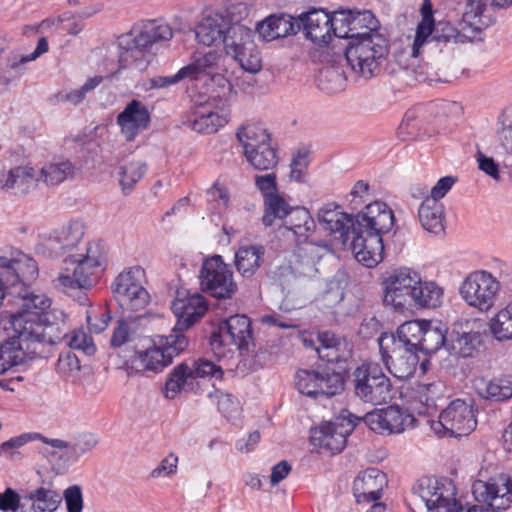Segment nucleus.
<instances>
[{
    "mask_svg": "<svg viewBox=\"0 0 512 512\" xmlns=\"http://www.w3.org/2000/svg\"><path fill=\"white\" fill-rule=\"evenodd\" d=\"M427 512H449L457 508L456 488L447 478L423 477L414 488Z\"/></svg>",
    "mask_w": 512,
    "mask_h": 512,
    "instance_id": "f3484780",
    "label": "nucleus"
},
{
    "mask_svg": "<svg viewBox=\"0 0 512 512\" xmlns=\"http://www.w3.org/2000/svg\"><path fill=\"white\" fill-rule=\"evenodd\" d=\"M48 49L49 45L47 39L45 37H40L35 50L31 54L21 56L16 54L10 55L7 59V66L16 70L28 62L36 60L42 54L46 53Z\"/></svg>",
    "mask_w": 512,
    "mask_h": 512,
    "instance_id": "338daca9",
    "label": "nucleus"
},
{
    "mask_svg": "<svg viewBox=\"0 0 512 512\" xmlns=\"http://www.w3.org/2000/svg\"><path fill=\"white\" fill-rule=\"evenodd\" d=\"M26 361L25 353L14 334L0 344V374Z\"/></svg>",
    "mask_w": 512,
    "mask_h": 512,
    "instance_id": "79ce46f5",
    "label": "nucleus"
},
{
    "mask_svg": "<svg viewBox=\"0 0 512 512\" xmlns=\"http://www.w3.org/2000/svg\"><path fill=\"white\" fill-rule=\"evenodd\" d=\"M238 141L243 146L248 163L256 170L269 171L278 162V151L271 143V136L260 124L241 126L236 133Z\"/></svg>",
    "mask_w": 512,
    "mask_h": 512,
    "instance_id": "1a4fd4ad",
    "label": "nucleus"
},
{
    "mask_svg": "<svg viewBox=\"0 0 512 512\" xmlns=\"http://www.w3.org/2000/svg\"><path fill=\"white\" fill-rule=\"evenodd\" d=\"M221 57V54L213 50L199 56H194L192 61L183 67L187 79L190 81L200 80L203 77H210L212 74H215V71L219 70Z\"/></svg>",
    "mask_w": 512,
    "mask_h": 512,
    "instance_id": "f704fd0d",
    "label": "nucleus"
},
{
    "mask_svg": "<svg viewBox=\"0 0 512 512\" xmlns=\"http://www.w3.org/2000/svg\"><path fill=\"white\" fill-rule=\"evenodd\" d=\"M425 326L426 320H411L401 324L396 332L409 348L417 350Z\"/></svg>",
    "mask_w": 512,
    "mask_h": 512,
    "instance_id": "4d7b16f0",
    "label": "nucleus"
},
{
    "mask_svg": "<svg viewBox=\"0 0 512 512\" xmlns=\"http://www.w3.org/2000/svg\"><path fill=\"white\" fill-rule=\"evenodd\" d=\"M177 322L167 336H157L153 345L145 350L136 351L127 361V365L136 372H160L170 365L174 357L184 352L189 344L184 331L192 327L207 312L208 304L205 298L194 293L184 299H175L171 306Z\"/></svg>",
    "mask_w": 512,
    "mask_h": 512,
    "instance_id": "f03ea898",
    "label": "nucleus"
},
{
    "mask_svg": "<svg viewBox=\"0 0 512 512\" xmlns=\"http://www.w3.org/2000/svg\"><path fill=\"white\" fill-rule=\"evenodd\" d=\"M378 345L381 359L385 365L402 353H406L409 348L397 335V332L395 334L382 332L378 338Z\"/></svg>",
    "mask_w": 512,
    "mask_h": 512,
    "instance_id": "09e8293b",
    "label": "nucleus"
},
{
    "mask_svg": "<svg viewBox=\"0 0 512 512\" xmlns=\"http://www.w3.org/2000/svg\"><path fill=\"white\" fill-rule=\"evenodd\" d=\"M418 218L423 229L429 233L440 234L445 229L444 205L433 198L424 199L418 208Z\"/></svg>",
    "mask_w": 512,
    "mask_h": 512,
    "instance_id": "72a5a7b5",
    "label": "nucleus"
},
{
    "mask_svg": "<svg viewBox=\"0 0 512 512\" xmlns=\"http://www.w3.org/2000/svg\"><path fill=\"white\" fill-rule=\"evenodd\" d=\"M393 224V211L383 202L370 203L357 215L352 231V252L358 262L372 268L383 260L382 234L389 232Z\"/></svg>",
    "mask_w": 512,
    "mask_h": 512,
    "instance_id": "20e7f679",
    "label": "nucleus"
},
{
    "mask_svg": "<svg viewBox=\"0 0 512 512\" xmlns=\"http://www.w3.org/2000/svg\"><path fill=\"white\" fill-rule=\"evenodd\" d=\"M73 175V166L69 161L51 163L41 169V178L47 185L55 186Z\"/></svg>",
    "mask_w": 512,
    "mask_h": 512,
    "instance_id": "864d4df0",
    "label": "nucleus"
},
{
    "mask_svg": "<svg viewBox=\"0 0 512 512\" xmlns=\"http://www.w3.org/2000/svg\"><path fill=\"white\" fill-rule=\"evenodd\" d=\"M147 165L144 162H130L120 167V184L125 194L133 189L134 185L144 176Z\"/></svg>",
    "mask_w": 512,
    "mask_h": 512,
    "instance_id": "5fc2aeb1",
    "label": "nucleus"
},
{
    "mask_svg": "<svg viewBox=\"0 0 512 512\" xmlns=\"http://www.w3.org/2000/svg\"><path fill=\"white\" fill-rule=\"evenodd\" d=\"M254 35L255 31L241 24V22L232 23L222 42L226 54L235 53L242 49L249 50V47L256 45Z\"/></svg>",
    "mask_w": 512,
    "mask_h": 512,
    "instance_id": "58836bf2",
    "label": "nucleus"
},
{
    "mask_svg": "<svg viewBox=\"0 0 512 512\" xmlns=\"http://www.w3.org/2000/svg\"><path fill=\"white\" fill-rule=\"evenodd\" d=\"M421 21L417 25L416 35L412 48V55L418 56L419 49L423 46V40L431 33V27L435 23L433 17V5L430 0H423L421 8Z\"/></svg>",
    "mask_w": 512,
    "mask_h": 512,
    "instance_id": "603ef678",
    "label": "nucleus"
},
{
    "mask_svg": "<svg viewBox=\"0 0 512 512\" xmlns=\"http://www.w3.org/2000/svg\"><path fill=\"white\" fill-rule=\"evenodd\" d=\"M476 412L472 400L455 399L442 410L437 425L450 436H466L477 426Z\"/></svg>",
    "mask_w": 512,
    "mask_h": 512,
    "instance_id": "a211bd4d",
    "label": "nucleus"
},
{
    "mask_svg": "<svg viewBox=\"0 0 512 512\" xmlns=\"http://www.w3.org/2000/svg\"><path fill=\"white\" fill-rule=\"evenodd\" d=\"M145 271L140 266H133L121 272L112 283L114 297L122 307L131 311L145 308L150 301L148 291L143 287Z\"/></svg>",
    "mask_w": 512,
    "mask_h": 512,
    "instance_id": "2eb2a0df",
    "label": "nucleus"
},
{
    "mask_svg": "<svg viewBox=\"0 0 512 512\" xmlns=\"http://www.w3.org/2000/svg\"><path fill=\"white\" fill-rule=\"evenodd\" d=\"M319 224L335 235L343 245L350 244L354 234L352 231L356 225V219L340 210V207L334 203H328L318 211Z\"/></svg>",
    "mask_w": 512,
    "mask_h": 512,
    "instance_id": "5701e85b",
    "label": "nucleus"
},
{
    "mask_svg": "<svg viewBox=\"0 0 512 512\" xmlns=\"http://www.w3.org/2000/svg\"><path fill=\"white\" fill-rule=\"evenodd\" d=\"M177 322L167 336H157L153 345L145 350L136 351L127 361V365L136 372H160L170 365L174 357L184 352L189 344L184 331L192 327L207 312L208 304L205 298L194 293L184 299H175L171 306Z\"/></svg>",
    "mask_w": 512,
    "mask_h": 512,
    "instance_id": "7ed1b4c3",
    "label": "nucleus"
},
{
    "mask_svg": "<svg viewBox=\"0 0 512 512\" xmlns=\"http://www.w3.org/2000/svg\"><path fill=\"white\" fill-rule=\"evenodd\" d=\"M297 390L308 397H332L340 394L345 387L343 374L329 367L316 370L302 369L296 373Z\"/></svg>",
    "mask_w": 512,
    "mask_h": 512,
    "instance_id": "f8f14e48",
    "label": "nucleus"
},
{
    "mask_svg": "<svg viewBox=\"0 0 512 512\" xmlns=\"http://www.w3.org/2000/svg\"><path fill=\"white\" fill-rule=\"evenodd\" d=\"M150 122V113L139 100L130 101L124 110L117 116V123L127 141H132L140 131L147 128Z\"/></svg>",
    "mask_w": 512,
    "mask_h": 512,
    "instance_id": "cd10ccee",
    "label": "nucleus"
},
{
    "mask_svg": "<svg viewBox=\"0 0 512 512\" xmlns=\"http://www.w3.org/2000/svg\"><path fill=\"white\" fill-rule=\"evenodd\" d=\"M255 31L264 41L295 35L300 31V24L292 15L287 13L271 14L257 22Z\"/></svg>",
    "mask_w": 512,
    "mask_h": 512,
    "instance_id": "bb28decb",
    "label": "nucleus"
},
{
    "mask_svg": "<svg viewBox=\"0 0 512 512\" xmlns=\"http://www.w3.org/2000/svg\"><path fill=\"white\" fill-rule=\"evenodd\" d=\"M469 323L455 326L450 333L447 350L451 355L468 358L473 357L482 343V335L478 331L467 330Z\"/></svg>",
    "mask_w": 512,
    "mask_h": 512,
    "instance_id": "c85d7f7f",
    "label": "nucleus"
},
{
    "mask_svg": "<svg viewBox=\"0 0 512 512\" xmlns=\"http://www.w3.org/2000/svg\"><path fill=\"white\" fill-rule=\"evenodd\" d=\"M191 367L182 362L169 373L165 382L164 395L167 399H174L182 390H192L194 385Z\"/></svg>",
    "mask_w": 512,
    "mask_h": 512,
    "instance_id": "4c0bfd02",
    "label": "nucleus"
},
{
    "mask_svg": "<svg viewBox=\"0 0 512 512\" xmlns=\"http://www.w3.org/2000/svg\"><path fill=\"white\" fill-rule=\"evenodd\" d=\"M351 383L355 397L364 403L377 406L393 398L392 382L376 363L363 362L353 371Z\"/></svg>",
    "mask_w": 512,
    "mask_h": 512,
    "instance_id": "6e6552de",
    "label": "nucleus"
},
{
    "mask_svg": "<svg viewBox=\"0 0 512 512\" xmlns=\"http://www.w3.org/2000/svg\"><path fill=\"white\" fill-rule=\"evenodd\" d=\"M11 326L26 359H33L40 353L38 345L61 343L70 332L66 315L56 309L40 314L12 315Z\"/></svg>",
    "mask_w": 512,
    "mask_h": 512,
    "instance_id": "39448f33",
    "label": "nucleus"
},
{
    "mask_svg": "<svg viewBox=\"0 0 512 512\" xmlns=\"http://www.w3.org/2000/svg\"><path fill=\"white\" fill-rule=\"evenodd\" d=\"M137 330L133 322L120 319L117 321L116 327L113 329L110 338V346L114 349L121 348L135 340Z\"/></svg>",
    "mask_w": 512,
    "mask_h": 512,
    "instance_id": "13d9d810",
    "label": "nucleus"
},
{
    "mask_svg": "<svg viewBox=\"0 0 512 512\" xmlns=\"http://www.w3.org/2000/svg\"><path fill=\"white\" fill-rule=\"evenodd\" d=\"M359 422H361V417L344 409L334 421L325 422L319 427L311 429L310 442L316 448L332 454L339 453L345 448L347 437Z\"/></svg>",
    "mask_w": 512,
    "mask_h": 512,
    "instance_id": "9b49d317",
    "label": "nucleus"
},
{
    "mask_svg": "<svg viewBox=\"0 0 512 512\" xmlns=\"http://www.w3.org/2000/svg\"><path fill=\"white\" fill-rule=\"evenodd\" d=\"M298 23L305 38L315 45L326 46L333 36L338 37L336 13L330 16L324 9L312 8L298 16Z\"/></svg>",
    "mask_w": 512,
    "mask_h": 512,
    "instance_id": "412c9836",
    "label": "nucleus"
},
{
    "mask_svg": "<svg viewBox=\"0 0 512 512\" xmlns=\"http://www.w3.org/2000/svg\"><path fill=\"white\" fill-rule=\"evenodd\" d=\"M431 33L423 40V45L435 43L436 46L458 43L462 37L460 31L447 21H439L431 27Z\"/></svg>",
    "mask_w": 512,
    "mask_h": 512,
    "instance_id": "8fccbe9b",
    "label": "nucleus"
},
{
    "mask_svg": "<svg viewBox=\"0 0 512 512\" xmlns=\"http://www.w3.org/2000/svg\"><path fill=\"white\" fill-rule=\"evenodd\" d=\"M210 345L218 358L225 357V347L228 352L248 353L254 346L250 318L237 314L221 321L217 331L211 334Z\"/></svg>",
    "mask_w": 512,
    "mask_h": 512,
    "instance_id": "9d476101",
    "label": "nucleus"
},
{
    "mask_svg": "<svg viewBox=\"0 0 512 512\" xmlns=\"http://www.w3.org/2000/svg\"><path fill=\"white\" fill-rule=\"evenodd\" d=\"M291 208L292 206H290L280 193L274 196H268V198L263 200V225L270 227L275 220H281L283 222Z\"/></svg>",
    "mask_w": 512,
    "mask_h": 512,
    "instance_id": "c03bdc74",
    "label": "nucleus"
},
{
    "mask_svg": "<svg viewBox=\"0 0 512 512\" xmlns=\"http://www.w3.org/2000/svg\"><path fill=\"white\" fill-rule=\"evenodd\" d=\"M265 248L262 245L241 246L235 252L234 264L244 278H252L264 262Z\"/></svg>",
    "mask_w": 512,
    "mask_h": 512,
    "instance_id": "473e14b6",
    "label": "nucleus"
},
{
    "mask_svg": "<svg viewBox=\"0 0 512 512\" xmlns=\"http://www.w3.org/2000/svg\"><path fill=\"white\" fill-rule=\"evenodd\" d=\"M85 234V225L82 221H70L60 229L54 231L48 238H45L38 249L47 253L50 257H58L66 250L75 247Z\"/></svg>",
    "mask_w": 512,
    "mask_h": 512,
    "instance_id": "4be33fe9",
    "label": "nucleus"
},
{
    "mask_svg": "<svg viewBox=\"0 0 512 512\" xmlns=\"http://www.w3.org/2000/svg\"><path fill=\"white\" fill-rule=\"evenodd\" d=\"M481 397L494 401H504L512 397V377L494 378L482 381L477 387Z\"/></svg>",
    "mask_w": 512,
    "mask_h": 512,
    "instance_id": "a19ab883",
    "label": "nucleus"
},
{
    "mask_svg": "<svg viewBox=\"0 0 512 512\" xmlns=\"http://www.w3.org/2000/svg\"><path fill=\"white\" fill-rule=\"evenodd\" d=\"M490 330L498 341L512 340V301L490 320Z\"/></svg>",
    "mask_w": 512,
    "mask_h": 512,
    "instance_id": "3c124183",
    "label": "nucleus"
},
{
    "mask_svg": "<svg viewBox=\"0 0 512 512\" xmlns=\"http://www.w3.org/2000/svg\"><path fill=\"white\" fill-rule=\"evenodd\" d=\"M338 38L348 39L345 58L351 68L364 78L380 71L389 49L387 40L377 33L379 21L369 10L336 12Z\"/></svg>",
    "mask_w": 512,
    "mask_h": 512,
    "instance_id": "f257e3e1",
    "label": "nucleus"
},
{
    "mask_svg": "<svg viewBox=\"0 0 512 512\" xmlns=\"http://www.w3.org/2000/svg\"><path fill=\"white\" fill-rule=\"evenodd\" d=\"M271 282L279 287L282 292L289 290L296 278H299L290 264L280 265L272 270L269 275Z\"/></svg>",
    "mask_w": 512,
    "mask_h": 512,
    "instance_id": "680f3d73",
    "label": "nucleus"
},
{
    "mask_svg": "<svg viewBox=\"0 0 512 512\" xmlns=\"http://www.w3.org/2000/svg\"><path fill=\"white\" fill-rule=\"evenodd\" d=\"M41 441L52 448L66 450L68 459L77 461L82 455L90 452L97 445L98 438L91 432H83L78 434L73 442L47 437H41Z\"/></svg>",
    "mask_w": 512,
    "mask_h": 512,
    "instance_id": "2f4dec72",
    "label": "nucleus"
},
{
    "mask_svg": "<svg viewBox=\"0 0 512 512\" xmlns=\"http://www.w3.org/2000/svg\"><path fill=\"white\" fill-rule=\"evenodd\" d=\"M316 351L320 359L329 363L345 362L351 356V350L348 349L345 341L328 348H316Z\"/></svg>",
    "mask_w": 512,
    "mask_h": 512,
    "instance_id": "69168bd1",
    "label": "nucleus"
},
{
    "mask_svg": "<svg viewBox=\"0 0 512 512\" xmlns=\"http://www.w3.org/2000/svg\"><path fill=\"white\" fill-rule=\"evenodd\" d=\"M172 37V28L155 20L144 22L135 34L131 31L121 35L117 43L118 72L125 69L145 71L155 56L154 47Z\"/></svg>",
    "mask_w": 512,
    "mask_h": 512,
    "instance_id": "423d86ee",
    "label": "nucleus"
},
{
    "mask_svg": "<svg viewBox=\"0 0 512 512\" xmlns=\"http://www.w3.org/2000/svg\"><path fill=\"white\" fill-rule=\"evenodd\" d=\"M64 340L71 349L82 351L85 355H93L96 351L92 338L82 330H70L68 337Z\"/></svg>",
    "mask_w": 512,
    "mask_h": 512,
    "instance_id": "0e129e2a",
    "label": "nucleus"
},
{
    "mask_svg": "<svg viewBox=\"0 0 512 512\" xmlns=\"http://www.w3.org/2000/svg\"><path fill=\"white\" fill-rule=\"evenodd\" d=\"M283 225L292 231L298 238L307 240L308 236L314 231L316 224L310 212L305 207H292L283 221Z\"/></svg>",
    "mask_w": 512,
    "mask_h": 512,
    "instance_id": "e433bc0d",
    "label": "nucleus"
},
{
    "mask_svg": "<svg viewBox=\"0 0 512 512\" xmlns=\"http://www.w3.org/2000/svg\"><path fill=\"white\" fill-rule=\"evenodd\" d=\"M326 246L316 242H299L289 259V264L299 277H313L318 269L317 263L322 258Z\"/></svg>",
    "mask_w": 512,
    "mask_h": 512,
    "instance_id": "a878e982",
    "label": "nucleus"
},
{
    "mask_svg": "<svg viewBox=\"0 0 512 512\" xmlns=\"http://www.w3.org/2000/svg\"><path fill=\"white\" fill-rule=\"evenodd\" d=\"M228 55L233 57L240 67L248 73L255 74L262 68V58L256 45L249 47V50L242 49Z\"/></svg>",
    "mask_w": 512,
    "mask_h": 512,
    "instance_id": "6e6d98bb",
    "label": "nucleus"
},
{
    "mask_svg": "<svg viewBox=\"0 0 512 512\" xmlns=\"http://www.w3.org/2000/svg\"><path fill=\"white\" fill-rule=\"evenodd\" d=\"M498 291L499 282L485 270L469 273L459 288L461 298L469 306L482 312H487L493 307Z\"/></svg>",
    "mask_w": 512,
    "mask_h": 512,
    "instance_id": "4468645a",
    "label": "nucleus"
},
{
    "mask_svg": "<svg viewBox=\"0 0 512 512\" xmlns=\"http://www.w3.org/2000/svg\"><path fill=\"white\" fill-rule=\"evenodd\" d=\"M64 262L65 267L58 277V282L63 288H90L97 282L102 273L101 270L88 264L81 258H69L65 259Z\"/></svg>",
    "mask_w": 512,
    "mask_h": 512,
    "instance_id": "b1692460",
    "label": "nucleus"
},
{
    "mask_svg": "<svg viewBox=\"0 0 512 512\" xmlns=\"http://www.w3.org/2000/svg\"><path fill=\"white\" fill-rule=\"evenodd\" d=\"M17 295L22 301L21 309L14 315H24L25 313H47V308L50 307V299L43 294H35L29 290V287H22L21 290L11 292Z\"/></svg>",
    "mask_w": 512,
    "mask_h": 512,
    "instance_id": "a18cd8bd",
    "label": "nucleus"
},
{
    "mask_svg": "<svg viewBox=\"0 0 512 512\" xmlns=\"http://www.w3.org/2000/svg\"><path fill=\"white\" fill-rule=\"evenodd\" d=\"M475 500L494 509L506 510L512 505V479L498 474L488 480H476L472 485Z\"/></svg>",
    "mask_w": 512,
    "mask_h": 512,
    "instance_id": "6ab92c4d",
    "label": "nucleus"
},
{
    "mask_svg": "<svg viewBox=\"0 0 512 512\" xmlns=\"http://www.w3.org/2000/svg\"><path fill=\"white\" fill-rule=\"evenodd\" d=\"M191 372L194 380L196 378L205 377H212L217 380H220L223 377V370L220 366L216 365L214 362L210 360L202 358L193 361Z\"/></svg>",
    "mask_w": 512,
    "mask_h": 512,
    "instance_id": "774afa93",
    "label": "nucleus"
},
{
    "mask_svg": "<svg viewBox=\"0 0 512 512\" xmlns=\"http://www.w3.org/2000/svg\"><path fill=\"white\" fill-rule=\"evenodd\" d=\"M107 246L103 241L89 242L85 255L80 258L103 271L107 262Z\"/></svg>",
    "mask_w": 512,
    "mask_h": 512,
    "instance_id": "052dcab7",
    "label": "nucleus"
},
{
    "mask_svg": "<svg viewBox=\"0 0 512 512\" xmlns=\"http://www.w3.org/2000/svg\"><path fill=\"white\" fill-rule=\"evenodd\" d=\"M445 386L441 381L419 382L411 389V399L418 404L415 409L420 415H430L437 408V401L443 397Z\"/></svg>",
    "mask_w": 512,
    "mask_h": 512,
    "instance_id": "c756f323",
    "label": "nucleus"
},
{
    "mask_svg": "<svg viewBox=\"0 0 512 512\" xmlns=\"http://www.w3.org/2000/svg\"><path fill=\"white\" fill-rule=\"evenodd\" d=\"M186 118L184 123L189 128L203 134L215 133L228 122L226 116L212 111L207 105H200L195 108Z\"/></svg>",
    "mask_w": 512,
    "mask_h": 512,
    "instance_id": "7c9ffc66",
    "label": "nucleus"
},
{
    "mask_svg": "<svg viewBox=\"0 0 512 512\" xmlns=\"http://www.w3.org/2000/svg\"><path fill=\"white\" fill-rule=\"evenodd\" d=\"M386 485V475L378 468H368L360 472L352 487L356 502L362 504L379 500Z\"/></svg>",
    "mask_w": 512,
    "mask_h": 512,
    "instance_id": "393cba45",
    "label": "nucleus"
},
{
    "mask_svg": "<svg viewBox=\"0 0 512 512\" xmlns=\"http://www.w3.org/2000/svg\"><path fill=\"white\" fill-rule=\"evenodd\" d=\"M41 437L44 436L39 433H24L19 436L12 437L0 444V456H5L11 460L19 459L20 452H18L17 449L24 446L31 440H41Z\"/></svg>",
    "mask_w": 512,
    "mask_h": 512,
    "instance_id": "bf43d9fd",
    "label": "nucleus"
},
{
    "mask_svg": "<svg viewBox=\"0 0 512 512\" xmlns=\"http://www.w3.org/2000/svg\"><path fill=\"white\" fill-rule=\"evenodd\" d=\"M498 138L503 148L512 154V105L506 107L499 118Z\"/></svg>",
    "mask_w": 512,
    "mask_h": 512,
    "instance_id": "e2e57ef3",
    "label": "nucleus"
},
{
    "mask_svg": "<svg viewBox=\"0 0 512 512\" xmlns=\"http://www.w3.org/2000/svg\"><path fill=\"white\" fill-rule=\"evenodd\" d=\"M419 283V274L411 269L394 270L382 282L384 304L395 311L411 310L415 286Z\"/></svg>",
    "mask_w": 512,
    "mask_h": 512,
    "instance_id": "dca6fc26",
    "label": "nucleus"
},
{
    "mask_svg": "<svg viewBox=\"0 0 512 512\" xmlns=\"http://www.w3.org/2000/svg\"><path fill=\"white\" fill-rule=\"evenodd\" d=\"M35 171L31 167H15L12 168L4 183V188L11 189L15 194H27L34 185Z\"/></svg>",
    "mask_w": 512,
    "mask_h": 512,
    "instance_id": "37998d69",
    "label": "nucleus"
},
{
    "mask_svg": "<svg viewBox=\"0 0 512 512\" xmlns=\"http://www.w3.org/2000/svg\"><path fill=\"white\" fill-rule=\"evenodd\" d=\"M446 333L447 328L441 322L433 323L432 321H426L417 351L432 354L443 346L447 348L448 339L446 338Z\"/></svg>",
    "mask_w": 512,
    "mask_h": 512,
    "instance_id": "c9c22d12",
    "label": "nucleus"
},
{
    "mask_svg": "<svg viewBox=\"0 0 512 512\" xmlns=\"http://www.w3.org/2000/svg\"><path fill=\"white\" fill-rule=\"evenodd\" d=\"M443 289L434 282H426L420 279L415 286L411 310L414 307L436 308L442 303Z\"/></svg>",
    "mask_w": 512,
    "mask_h": 512,
    "instance_id": "ea45409f",
    "label": "nucleus"
},
{
    "mask_svg": "<svg viewBox=\"0 0 512 512\" xmlns=\"http://www.w3.org/2000/svg\"><path fill=\"white\" fill-rule=\"evenodd\" d=\"M254 9L252 3L238 0H227L215 8L205 9L195 28L197 41L206 46L222 43L232 23L243 21Z\"/></svg>",
    "mask_w": 512,
    "mask_h": 512,
    "instance_id": "0eeeda50",
    "label": "nucleus"
},
{
    "mask_svg": "<svg viewBox=\"0 0 512 512\" xmlns=\"http://www.w3.org/2000/svg\"><path fill=\"white\" fill-rule=\"evenodd\" d=\"M418 361L417 350L408 348L406 353L390 360L385 366L394 377L405 380L415 373Z\"/></svg>",
    "mask_w": 512,
    "mask_h": 512,
    "instance_id": "49530a36",
    "label": "nucleus"
},
{
    "mask_svg": "<svg viewBox=\"0 0 512 512\" xmlns=\"http://www.w3.org/2000/svg\"><path fill=\"white\" fill-rule=\"evenodd\" d=\"M22 270V261L13 256L11 249H0V281L16 288L20 281L19 271Z\"/></svg>",
    "mask_w": 512,
    "mask_h": 512,
    "instance_id": "de8ad7c7",
    "label": "nucleus"
},
{
    "mask_svg": "<svg viewBox=\"0 0 512 512\" xmlns=\"http://www.w3.org/2000/svg\"><path fill=\"white\" fill-rule=\"evenodd\" d=\"M199 279L202 291L216 299H231L237 291L233 271L220 255L204 260Z\"/></svg>",
    "mask_w": 512,
    "mask_h": 512,
    "instance_id": "ddd939ff",
    "label": "nucleus"
},
{
    "mask_svg": "<svg viewBox=\"0 0 512 512\" xmlns=\"http://www.w3.org/2000/svg\"><path fill=\"white\" fill-rule=\"evenodd\" d=\"M361 421L378 434L391 435L414 427L416 418L399 406L391 405L366 413L361 417Z\"/></svg>",
    "mask_w": 512,
    "mask_h": 512,
    "instance_id": "aec40b11",
    "label": "nucleus"
}]
</instances>
